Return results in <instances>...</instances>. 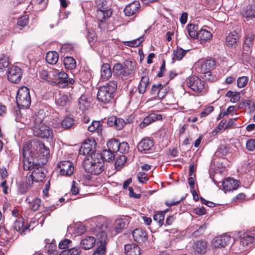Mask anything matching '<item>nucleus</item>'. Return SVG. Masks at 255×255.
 <instances>
[{
	"label": "nucleus",
	"instance_id": "nucleus-44",
	"mask_svg": "<svg viewBox=\"0 0 255 255\" xmlns=\"http://www.w3.org/2000/svg\"><path fill=\"white\" fill-rule=\"evenodd\" d=\"M127 161L125 155H121L117 158L115 162V168L117 170H120L124 166Z\"/></svg>",
	"mask_w": 255,
	"mask_h": 255
},
{
	"label": "nucleus",
	"instance_id": "nucleus-59",
	"mask_svg": "<svg viewBox=\"0 0 255 255\" xmlns=\"http://www.w3.org/2000/svg\"><path fill=\"white\" fill-rule=\"evenodd\" d=\"M254 38L255 35L253 33L247 35L245 43L249 47V48L253 46V41L254 40Z\"/></svg>",
	"mask_w": 255,
	"mask_h": 255
},
{
	"label": "nucleus",
	"instance_id": "nucleus-9",
	"mask_svg": "<svg viewBox=\"0 0 255 255\" xmlns=\"http://www.w3.org/2000/svg\"><path fill=\"white\" fill-rule=\"evenodd\" d=\"M57 170L60 175H72L75 168L73 163L69 161H63L58 163Z\"/></svg>",
	"mask_w": 255,
	"mask_h": 255
},
{
	"label": "nucleus",
	"instance_id": "nucleus-41",
	"mask_svg": "<svg viewBox=\"0 0 255 255\" xmlns=\"http://www.w3.org/2000/svg\"><path fill=\"white\" fill-rule=\"evenodd\" d=\"M64 64L67 69H73L76 66L75 60L71 57H66L63 60Z\"/></svg>",
	"mask_w": 255,
	"mask_h": 255
},
{
	"label": "nucleus",
	"instance_id": "nucleus-56",
	"mask_svg": "<svg viewBox=\"0 0 255 255\" xmlns=\"http://www.w3.org/2000/svg\"><path fill=\"white\" fill-rule=\"evenodd\" d=\"M126 125L125 121L121 118H117L114 126L119 130L122 129Z\"/></svg>",
	"mask_w": 255,
	"mask_h": 255
},
{
	"label": "nucleus",
	"instance_id": "nucleus-46",
	"mask_svg": "<svg viewBox=\"0 0 255 255\" xmlns=\"http://www.w3.org/2000/svg\"><path fill=\"white\" fill-rule=\"evenodd\" d=\"M74 121L72 118L68 117H66L61 123L62 127L68 129L71 128L74 124Z\"/></svg>",
	"mask_w": 255,
	"mask_h": 255
},
{
	"label": "nucleus",
	"instance_id": "nucleus-19",
	"mask_svg": "<svg viewBox=\"0 0 255 255\" xmlns=\"http://www.w3.org/2000/svg\"><path fill=\"white\" fill-rule=\"evenodd\" d=\"M153 141L149 138H143L137 144V149L141 152L150 150L153 146Z\"/></svg>",
	"mask_w": 255,
	"mask_h": 255
},
{
	"label": "nucleus",
	"instance_id": "nucleus-48",
	"mask_svg": "<svg viewBox=\"0 0 255 255\" xmlns=\"http://www.w3.org/2000/svg\"><path fill=\"white\" fill-rule=\"evenodd\" d=\"M187 50H184L180 48L175 50L173 52V59L180 60L186 54Z\"/></svg>",
	"mask_w": 255,
	"mask_h": 255
},
{
	"label": "nucleus",
	"instance_id": "nucleus-17",
	"mask_svg": "<svg viewBox=\"0 0 255 255\" xmlns=\"http://www.w3.org/2000/svg\"><path fill=\"white\" fill-rule=\"evenodd\" d=\"M113 72L117 75L126 76L131 73V69L128 67L126 63L124 64L116 63L113 67Z\"/></svg>",
	"mask_w": 255,
	"mask_h": 255
},
{
	"label": "nucleus",
	"instance_id": "nucleus-42",
	"mask_svg": "<svg viewBox=\"0 0 255 255\" xmlns=\"http://www.w3.org/2000/svg\"><path fill=\"white\" fill-rule=\"evenodd\" d=\"M226 96L230 98V101L232 103L238 102L240 98V93L237 92L229 91L227 92Z\"/></svg>",
	"mask_w": 255,
	"mask_h": 255
},
{
	"label": "nucleus",
	"instance_id": "nucleus-49",
	"mask_svg": "<svg viewBox=\"0 0 255 255\" xmlns=\"http://www.w3.org/2000/svg\"><path fill=\"white\" fill-rule=\"evenodd\" d=\"M169 88L166 86H163L161 84V86L158 91V93H157V97L159 99H161L163 98L165 95L169 92Z\"/></svg>",
	"mask_w": 255,
	"mask_h": 255
},
{
	"label": "nucleus",
	"instance_id": "nucleus-29",
	"mask_svg": "<svg viewBox=\"0 0 255 255\" xmlns=\"http://www.w3.org/2000/svg\"><path fill=\"white\" fill-rule=\"evenodd\" d=\"M101 159L99 157L95 158L94 160V169L93 172L91 173L94 175H97L101 174L102 171L104 170L105 166L104 163L100 161Z\"/></svg>",
	"mask_w": 255,
	"mask_h": 255
},
{
	"label": "nucleus",
	"instance_id": "nucleus-13",
	"mask_svg": "<svg viewBox=\"0 0 255 255\" xmlns=\"http://www.w3.org/2000/svg\"><path fill=\"white\" fill-rule=\"evenodd\" d=\"M22 75V70L17 66H13L8 70L7 78L11 82L17 83L20 81Z\"/></svg>",
	"mask_w": 255,
	"mask_h": 255
},
{
	"label": "nucleus",
	"instance_id": "nucleus-47",
	"mask_svg": "<svg viewBox=\"0 0 255 255\" xmlns=\"http://www.w3.org/2000/svg\"><path fill=\"white\" fill-rule=\"evenodd\" d=\"M9 59L8 56L2 55L0 58V69L4 70L9 65Z\"/></svg>",
	"mask_w": 255,
	"mask_h": 255
},
{
	"label": "nucleus",
	"instance_id": "nucleus-52",
	"mask_svg": "<svg viewBox=\"0 0 255 255\" xmlns=\"http://www.w3.org/2000/svg\"><path fill=\"white\" fill-rule=\"evenodd\" d=\"M100 127V123L99 121H93L92 123L89 125L87 129L90 132H94L96 130H99V128Z\"/></svg>",
	"mask_w": 255,
	"mask_h": 255
},
{
	"label": "nucleus",
	"instance_id": "nucleus-33",
	"mask_svg": "<svg viewBox=\"0 0 255 255\" xmlns=\"http://www.w3.org/2000/svg\"><path fill=\"white\" fill-rule=\"evenodd\" d=\"M99 157H102L104 160L109 162H112L115 159L114 152L109 149L104 150L101 155H99Z\"/></svg>",
	"mask_w": 255,
	"mask_h": 255
},
{
	"label": "nucleus",
	"instance_id": "nucleus-7",
	"mask_svg": "<svg viewBox=\"0 0 255 255\" xmlns=\"http://www.w3.org/2000/svg\"><path fill=\"white\" fill-rule=\"evenodd\" d=\"M51 74L56 81L57 84L60 87H64L68 84H73L75 82L73 78H69L68 74L64 71L53 69L51 71Z\"/></svg>",
	"mask_w": 255,
	"mask_h": 255
},
{
	"label": "nucleus",
	"instance_id": "nucleus-27",
	"mask_svg": "<svg viewBox=\"0 0 255 255\" xmlns=\"http://www.w3.org/2000/svg\"><path fill=\"white\" fill-rule=\"evenodd\" d=\"M112 75L111 67L109 64H104L101 66V78L103 81L108 80Z\"/></svg>",
	"mask_w": 255,
	"mask_h": 255
},
{
	"label": "nucleus",
	"instance_id": "nucleus-60",
	"mask_svg": "<svg viewBox=\"0 0 255 255\" xmlns=\"http://www.w3.org/2000/svg\"><path fill=\"white\" fill-rule=\"evenodd\" d=\"M28 17L26 15L23 16L19 18L17 20V24L20 26H25L28 23Z\"/></svg>",
	"mask_w": 255,
	"mask_h": 255
},
{
	"label": "nucleus",
	"instance_id": "nucleus-3",
	"mask_svg": "<svg viewBox=\"0 0 255 255\" xmlns=\"http://www.w3.org/2000/svg\"><path fill=\"white\" fill-rule=\"evenodd\" d=\"M117 87V82L114 81H110L106 85L101 86L98 91L97 99L104 104L109 103L113 98Z\"/></svg>",
	"mask_w": 255,
	"mask_h": 255
},
{
	"label": "nucleus",
	"instance_id": "nucleus-36",
	"mask_svg": "<svg viewBox=\"0 0 255 255\" xmlns=\"http://www.w3.org/2000/svg\"><path fill=\"white\" fill-rule=\"evenodd\" d=\"M78 106L79 109L82 111H86L90 107V102L88 101L87 98L82 95L79 99Z\"/></svg>",
	"mask_w": 255,
	"mask_h": 255
},
{
	"label": "nucleus",
	"instance_id": "nucleus-28",
	"mask_svg": "<svg viewBox=\"0 0 255 255\" xmlns=\"http://www.w3.org/2000/svg\"><path fill=\"white\" fill-rule=\"evenodd\" d=\"M97 9L96 17L99 21L102 22L111 16L112 11L110 9Z\"/></svg>",
	"mask_w": 255,
	"mask_h": 255
},
{
	"label": "nucleus",
	"instance_id": "nucleus-31",
	"mask_svg": "<svg viewBox=\"0 0 255 255\" xmlns=\"http://www.w3.org/2000/svg\"><path fill=\"white\" fill-rule=\"evenodd\" d=\"M94 159V157H93V159L90 157H87V158L84 159L83 162V166L86 172L91 173L93 172V171L94 169L93 163Z\"/></svg>",
	"mask_w": 255,
	"mask_h": 255
},
{
	"label": "nucleus",
	"instance_id": "nucleus-6",
	"mask_svg": "<svg viewBox=\"0 0 255 255\" xmlns=\"http://www.w3.org/2000/svg\"><path fill=\"white\" fill-rule=\"evenodd\" d=\"M254 242V237L247 234L243 235L239 242L235 243L233 250L236 254L242 253L250 249L251 245Z\"/></svg>",
	"mask_w": 255,
	"mask_h": 255
},
{
	"label": "nucleus",
	"instance_id": "nucleus-39",
	"mask_svg": "<svg viewBox=\"0 0 255 255\" xmlns=\"http://www.w3.org/2000/svg\"><path fill=\"white\" fill-rule=\"evenodd\" d=\"M245 15L249 18H255V3L252 2L246 7Z\"/></svg>",
	"mask_w": 255,
	"mask_h": 255
},
{
	"label": "nucleus",
	"instance_id": "nucleus-15",
	"mask_svg": "<svg viewBox=\"0 0 255 255\" xmlns=\"http://www.w3.org/2000/svg\"><path fill=\"white\" fill-rule=\"evenodd\" d=\"M194 252L198 255H203L207 253L209 250L207 242L204 240H199L195 242L193 246Z\"/></svg>",
	"mask_w": 255,
	"mask_h": 255
},
{
	"label": "nucleus",
	"instance_id": "nucleus-32",
	"mask_svg": "<svg viewBox=\"0 0 255 255\" xmlns=\"http://www.w3.org/2000/svg\"><path fill=\"white\" fill-rule=\"evenodd\" d=\"M212 37V34L208 30L201 29L199 31L197 38H199L201 43L206 42Z\"/></svg>",
	"mask_w": 255,
	"mask_h": 255
},
{
	"label": "nucleus",
	"instance_id": "nucleus-62",
	"mask_svg": "<svg viewBox=\"0 0 255 255\" xmlns=\"http://www.w3.org/2000/svg\"><path fill=\"white\" fill-rule=\"evenodd\" d=\"M71 243V241L69 239H64L61 241L59 244V247L61 249H66Z\"/></svg>",
	"mask_w": 255,
	"mask_h": 255
},
{
	"label": "nucleus",
	"instance_id": "nucleus-53",
	"mask_svg": "<svg viewBox=\"0 0 255 255\" xmlns=\"http://www.w3.org/2000/svg\"><path fill=\"white\" fill-rule=\"evenodd\" d=\"M97 8L102 9H110L108 2L106 0H96Z\"/></svg>",
	"mask_w": 255,
	"mask_h": 255
},
{
	"label": "nucleus",
	"instance_id": "nucleus-37",
	"mask_svg": "<svg viewBox=\"0 0 255 255\" xmlns=\"http://www.w3.org/2000/svg\"><path fill=\"white\" fill-rule=\"evenodd\" d=\"M187 30L189 36L193 38L197 37L199 31H198V26L194 24H189L187 26Z\"/></svg>",
	"mask_w": 255,
	"mask_h": 255
},
{
	"label": "nucleus",
	"instance_id": "nucleus-11",
	"mask_svg": "<svg viewBox=\"0 0 255 255\" xmlns=\"http://www.w3.org/2000/svg\"><path fill=\"white\" fill-rule=\"evenodd\" d=\"M223 159L216 158L212 161L209 170L210 175L222 174L224 173L225 167L223 165Z\"/></svg>",
	"mask_w": 255,
	"mask_h": 255
},
{
	"label": "nucleus",
	"instance_id": "nucleus-43",
	"mask_svg": "<svg viewBox=\"0 0 255 255\" xmlns=\"http://www.w3.org/2000/svg\"><path fill=\"white\" fill-rule=\"evenodd\" d=\"M80 253V248L75 247L62 251L59 255H79Z\"/></svg>",
	"mask_w": 255,
	"mask_h": 255
},
{
	"label": "nucleus",
	"instance_id": "nucleus-55",
	"mask_svg": "<svg viewBox=\"0 0 255 255\" xmlns=\"http://www.w3.org/2000/svg\"><path fill=\"white\" fill-rule=\"evenodd\" d=\"M243 105L248 107L250 112H253L255 110V104L254 103L250 100H244L243 102Z\"/></svg>",
	"mask_w": 255,
	"mask_h": 255
},
{
	"label": "nucleus",
	"instance_id": "nucleus-26",
	"mask_svg": "<svg viewBox=\"0 0 255 255\" xmlns=\"http://www.w3.org/2000/svg\"><path fill=\"white\" fill-rule=\"evenodd\" d=\"M140 249L135 244H127L125 246V253L126 255H140Z\"/></svg>",
	"mask_w": 255,
	"mask_h": 255
},
{
	"label": "nucleus",
	"instance_id": "nucleus-25",
	"mask_svg": "<svg viewBox=\"0 0 255 255\" xmlns=\"http://www.w3.org/2000/svg\"><path fill=\"white\" fill-rule=\"evenodd\" d=\"M162 120V116L160 114L152 113L146 117L140 124V127L143 128L151 123Z\"/></svg>",
	"mask_w": 255,
	"mask_h": 255
},
{
	"label": "nucleus",
	"instance_id": "nucleus-54",
	"mask_svg": "<svg viewBox=\"0 0 255 255\" xmlns=\"http://www.w3.org/2000/svg\"><path fill=\"white\" fill-rule=\"evenodd\" d=\"M118 148H119L118 151H119L120 153H126L128 151L129 147L127 142H120Z\"/></svg>",
	"mask_w": 255,
	"mask_h": 255
},
{
	"label": "nucleus",
	"instance_id": "nucleus-8",
	"mask_svg": "<svg viewBox=\"0 0 255 255\" xmlns=\"http://www.w3.org/2000/svg\"><path fill=\"white\" fill-rule=\"evenodd\" d=\"M96 238L98 242L100 243V245L97 248L93 255H105L107 235L104 231H101L97 233Z\"/></svg>",
	"mask_w": 255,
	"mask_h": 255
},
{
	"label": "nucleus",
	"instance_id": "nucleus-63",
	"mask_svg": "<svg viewBox=\"0 0 255 255\" xmlns=\"http://www.w3.org/2000/svg\"><path fill=\"white\" fill-rule=\"evenodd\" d=\"M214 110V108L212 106H208L207 108H206L203 111H202L201 114L200 116L201 117H205L207 116L208 115H209L210 113H211L212 112H213Z\"/></svg>",
	"mask_w": 255,
	"mask_h": 255
},
{
	"label": "nucleus",
	"instance_id": "nucleus-51",
	"mask_svg": "<svg viewBox=\"0 0 255 255\" xmlns=\"http://www.w3.org/2000/svg\"><path fill=\"white\" fill-rule=\"evenodd\" d=\"M248 81L249 79L248 77H240L237 80V86L240 88H243L247 85Z\"/></svg>",
	"mask_w": 255,
	"mask_h": 255
},
{
	"label": "nucleus",
	"instance_id": "nucleus-35",
	"mask_svg": "<svg viewBox=\"0 0 255 255\" xmlns=\"http://www.w3.org/2000/svg\"><path fill=\"white\" fill-rule=\"evenodd\" d=\"M23 219L21 217L18 218L17 220L14 221L13 228L17 231H19L21 229L22 231L21 234H24L25 230H27V227L23 228Z\"/></svg>",
	"mask_w": 255,
	"mask_h": 255
},
{
	"label": "nucleus",
	"instance_id": "nucleus-21",
	"mask_svg": "<svg viewBox=\"0 0 255 255\" xmlns=\"http://www.w3.org/2000/svg\"><path fill=\"white\" fill-rule=\"evenodd\" d=\"M35 176H28L27 178L26 176L22 182L19 183L18 191L22 194L25 193L28 189L33 184V182L35 181Z\"/></svg>",
	"mask_w": 255,
	"mask_h": 255
},
{
	"label": "nucleus",
	"instance_id": "nucleus-40",
	"mask_svg": "<svg viewBox=\"0 0 255 255\" xmlns=\"http://www.w3.org/2000/svg\"><path fill=\"white\" fill-rule=\"evenodd\" d=\"M165 211L157 212L153 216V220L156 222L159 227H161L164 224Z\"/></svg>",
	"mask_w": 255,
	"mask_h": 255
},
{
	"label": "nucleus",
	"instance_id": "nucleus-61",
	"mask_svg": "<svg viewBox=\"0 0 255 255\" xmlns=\"http://www.w3.org/2000/svg\"><path fill=\"white\" fill-rule=\"evenodd\" d=\"M207 228V225L206 224H204L201 226L198 230L193 233V236L194 237H197L203 234Z\"/></svg>",
	"mask_w": 255,
	"mask_h": 255
},
{
	"label": "nucleus",
	"instance_id": "nucleus-45",
	"mask_svg": "<svg viewBox=\"0 0 255 255\" xmlns=\"http://www.w3.org/2000/svg\"><path fill=\"white\" fill-rule=\"evenodd\" d=\"M115 231L116 234L121 232L122 230L125 228L126 223L123 219H119L115 221Z\"/></svg>",
	"mask_w": 255,
	"mask_h": 255
},
{
	"label": "nucleus",
	"instance_id": "nucleus-58",
	"mask_svg": "<svg viewBox=\"0 0 255 255\" xmlns=\"http://www.w3.org/2000/svg\"><path fill=\"white\" fill-rule=\"evenodd\" d=\"M246 147L250 151L255 150V140L253 139H248L246 142Z\"/></svg>",
	"mask_w": 255,
	"mask_h": 255
},
{
	"label": "nucleus",
	"instance_id": "nucleus-24",
	"mask_svg": "<svg viewBox=\"0 0 255 255\" xmlns=\"http://www.w3.org/2000/svg\"><path fill=\"white\" fill-rule=\"evenodd\" d=\"M71 100V97L69 93H60L55 99V103L59 106H65L69 103Z\"/></svg>",
	"mask_w": 255,
	"mask_h": 255
},
{
	"label": "nucleus",
	"instance_id": "nucleus-5",
	"mask_svg": "<svg viewBox=\"0 0 255 255\" xmlns=\"http://www.w3.org/2000/svg\"><path fill=\"white\" fill-rule=\"evenodd\" d=\"M96 142L93 138H88L81 145L79 149V154L81 155H87L92 159L99 156L98 153L95 152Z\"/></svg>",
	"mask_w": 255,
	"mask_h": 255
},
{
	"label": "nucleus",
	"instance_id": "nucleus-18",
	"mask_svg": "<svg viewBox=\"0 0 255 255\" xmlns=\"http://www.w3.org/2000/svg\"><path fill=\"white\" fill-rule=\"evenodd\" d=\"M149 84V79L147 72L145 70L141 73V79L138 86V92L140 94H143L147 86Z\"/></svg>",
	"mask_w": 255,
	"mask_h": 255
},
{
	"label": "nucleus",
	"instance_id": "nucleus-38",
	"mask_svg": "<svg viewBox=\"0 0 255 255\" xmlns=\"http://www.w3.org/2000/svg\"><path fill=\"white\" fill-rule=\"evenodd\" d=\"M120 142L115 138L110 139L107 142V147L109 149L114 152H118L119 150V145Z\"/></svg>",
	"mask_w": 255,
	"mask_h": 255
},
{
	"label": "nucleus",
	"instance_id": "nucleus-1",
	"mask_svg": "<svg viewBox=\"0 0 255 255\" xmlns=\"http://www.w3.org/2000/svg\"><path fill=\"white\" fill-rule=\"evenodd\" d=\"M36 152L32 147L31 143H26L23 148V169L24 170H32V172L27 173V175H37L45 174L46 170L43 167L37 165L35 160L43 159L46 160L50 155L49 149L42 143L37 142Z\"/></svg>",
	"mask_w": 255,
	"mask_h": 255
},
{
	"label": "nucleus",
	"instance_id": "nucleus-14",
	"mask_svg": "<svg viewBox=\"0 0 255 255\" xmlns=\"http://www.w3.org/2000/svg\"><path fill=\"white\" fill-rule=\"evenodd\" d=\"M240 182L233 178L228 177L222 182V186L224 192H230L236 190L239 186Z\"/></svg>",
	"mask_w": 255,
	"mask_h": 255
},
{
	"label": "nucleus",
	"instance_id": "nucleus-22",
	"mask_svg": "<svg viewBox=\"0 0 255 255\" xmlns=\"http://www.w3.org/2000/svg\"><path fill=\"white\" fill-rule=\"evenodd\" d=\"M231 239L230 237L226 235L217 237L214 239L212 244L214 247L222 248L229 245Z\"/></svg>",
	"mask_w": 255,
	"mask_h": 255
},
{
	"label": "nucleus",
	"instance_id": "nucleus-23",
	"mask_svg": "<svg viewBox=\"0 0 255 255\" xmlns=\"http://www.w3.org/2000/svg\"><path fill=\"white\" fill-rule=\"evenodd\" d=\"M239 35L236 31L230 32L226 36V43L229 48H235L237 46Z\"/></svg>",
	"mask_w": 255,
	"mask_h": 255
},
{
	"label": "nucleus",
	"instance_id": "nucleus-2",
	"mask_svg": "<svg viewBox=\"0 0 255 255\" xmlns=\"http://www.w3.org/2000/svg\"><path fill=\"white\" fill-rule=\"evenodd\" d=\"M44 114L40 111L35 114L30 123V126L35 135L47 138L52 136V131L47 126L43 123Z\"/></svg>",
	"mask_w": 255,
	"mask_h": 255
},
{
	"label": "nucleus",
	"instance_id": "nucleus-64",
	"mask_svg": "<svg viewBox=\"0 0 255 255\" xmlns=\"http://www.w3.org/2000/svg\"><path fill=\"white\" fill-rule=\"evenodd\" d=\"M75 230L78 234L82 235L86 231V228L83 225L78 224L76 225Z\"/></svg>",
	"mask_w": 255,
	"mask_h": 255
},
{
	"label": "nucleus",
	"instance_id": "nucleus-34",
	"mask_svg": "<svg viewBox=\"0 0 255 255\" xmlns=\"http://www.w3.org/2000/svg\"><path fill=\"white\" fill-rule=\"evenodd\" d=\"M59 55L55 51H49L46 56V61L50 64H55L58 61Z\"/></svg>",
	"mask_w": 255,
	"mask_h": 255
},
{
	"label": "nucleus",
	"instance_id": "nucleus-10",
	"mask_svg": "<svg viewBox=\"0 0 255 255\" xmlns=\"http://www.w3.org/2000/svg\"><path fill=\"white\" fill-rule=\"evenodd\" d=\"M188 86L196 92H200L204 88V82L196 76H192L187 79Z\"/></svg>",
	"mask_w": 255,
	"mask_h": 255
},
{
	"label": "nucleus",
	"instance_id": "nucleus-50",
	"mask_svg": "<svg viewBox=\"0 0 255 255\" xmlns=\"http://www.w3.org/2000/svg\"><path fill=\"white\" fill-rule=\"evenodd\" d=\"M143 41L142 37L138 38L131 41H125L124 43L125 45L130 47H135L138 46Z\"/></svg>",
	"mask_w": 255,
	"mask_h": 255
},
{
	"label": "nucleus",
	"instance_id": "nucleus-20",
	"mask_svg": "<svg viewBox=\"0 0 255 255\" xmlns=\"http://www.w3.org/2000/svg\"><path fill=\"white\" fill-rule=\"evenodd\" d=\"M140 7V4L138 1H133L126 6L124 12L128 16L135 15L138 12Z\"/></svg>",
	"mask_w": 255,
	"mask_h": 255
},
{
	"label": "nucleus",
	"instance_id": "nucleus-12",
	"mask_svg": "<svg viewBox=\"0 0 255 255\" xmlns=\"http://www.w3.org/2000/svg\"><path fill=\"white\" fill-rule=\"evenodd\" d=\"M215 65V62L212 59H209L204 61H201L198 62L196 69L198 72L210 75V70L214 67Z\"/></svg>",
	"mask_w": 255,
	"mask_h": 255
},
{
	"label": "nucleus",
	"instance_id": "nucleus-30",
	"mask_svg": "<svg viewBox=\"0 0 255 255\" xmlns=\"http://www.w3.org/2000/svg\"><path fill=\"white\" fill-rule=\"evenodd\" d=\"M96 240L93 237L88 236L81 242V248L84 250L91 249L95 244Z\"/></svg>",
	"mask_w": 255,
	"mask_h": 255
},
{
	"label": "nucleus",
	"instance_id": "nucleus-57",
	"mask_svg": "<svg viewBox=\"0 0 255 255\" xmlns=\"http://www.w3.org/2000/svg\"><path fill=\"white\" fill-rule=\"evenodd\" d=\"M41 203V200L39 198L34 199L31 203V208L33 211H36L38 209Z\"/></svg>",
	"mask_w": 255,
	"mask_h": 255
},
{
	"label": "nucleus",
	"instance_id": "nucleus-4",
	"mask_svg": "<svg viewBox=\"0 0 255 255\" xmlns=\"http://www.w3.org/2000/svg\"><path fill=\"white\" fill-rule=\"evenodd\" d=\"M16 102L19 107L27 108L30 106L31 97L28 88L23 86L18 89L16 97Z\"/></svg>",
	"mask_w": 255,
	"mask_h": 255
},
{
	"label": "nucleus",
	"instance_id": "nucleus-16",
	"mask_svg": "<svg viewBox=\"0 0 255 255\" xmlns=\"http://www.w3.org/2000/svg\"><path fill=\"white\" fill-rule=\"evenodd\" d=\"M132 237L134 240L139 244H143L148 240L146 231L141 228L134 230L132 232Z\"/></svg>",
	"mask_w": 255,
	"mask_h": 255
}]
</instances>
